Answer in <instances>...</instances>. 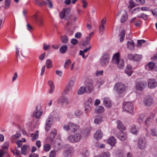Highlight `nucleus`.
<instances>
[{"instance_id":"nucleus-45","label":"nucleus","mask_w":157,"mask_h":157,"mask_svg":"<svg viewBox=\"0 0 157 157\" xmlns=\"http://www.w3.org/2000/svg\"><path fill=\"white\" fill-rule=\"evenodd\" d=\"M124 71L125 73L128 76H130L132 73V70L125 69Z\"/></svg>"},{"instance_id":"nucleus-51","label":"nucleus","mask_w":157,"mask_h":157,"mask_svg":"<svg viewBox=\"0 0 157 157\" xmlns=\"http://www.w3.org/2000/svg\"><path fill=\"white\" fill-rule=\"evenodd\" d=\"M54 138H55L50 136L47 138V140L49 143L51 144H52L54 140Z\"/></svg>"},{"instance_id":"nucleus-49","label":"nucleus","mask_w":157,"mask_h":157,"mask_svg":"<svg viewBox=\"0 0 157 157\" xmlns=\"http://www.w3.org/2000/svg\"><path fill=\"white\" fill-rule=\"evenodd\" d=\"M15 150L16 151L15 153L14 154V155H17L19 157L21 156V155L20 153V151L18 150V148L16 147L15 148Z\"/></svg>"},{"instance_id":"nucleus-40","label":"nucleus","mask_w":157,"mask_h":157,"mask_svg":"<svg viewBox=\"0 0 157 157\" xmlns=\"http://www.w3.org/2000/svg\"><path fill=\"white\" fill-rule=\"evenodd\" d=\"M21 153L24 155L26 154V150L27 149V147L26 145H24L21 147Z\"/></svg>"},{"instance_id":"nucleus-9","label":"nucleus","mask_w":157,"mask_h":157,"mask_svg":"<svg viewBox=\"0 0 157 157\" xmlns=\"http://www.w3.org/2000/svg\"><path fill=\"white\" fill-rule=\"evenodd\" d=\"M137 146L140 149H144L146 147V139L144 137H140L138 140Z\"/></svg>"},{"instance_id":"nucleus-54","label":"nucleus","mask_w":157,"mask_h":157,"mask_svg":"<svg viewBox=\"0 0 157 157\" xmlns=\"http://www.w3.org/2000/svg\"><path fill=\"white\" fill-rule=\"evenodd\" d=\"M56 130L55 129L53 131H52L51 134L50 136L52 137L53 138H55L56 135Z\"/></svg>"},{"instance_id":"nucleus-1","label":"nucleus","mask_w":157,"mask_h":157,"mask_svg":"<svg viewBox=\"0 0 157 157\" xmlns=\"http://www.w3.org/2000/svg\"><path fill=\"white\" fill-rule=\"evenodd\" d=\"M119 53H117L114 54L112 61L113 63L117 64L118 67L120 69H123L124 67V61L123 59H119Z\"/></svg>"},{"instance_id":"nucleus-43","label":"nucleus","mask_w":157,"mask_h":157,"mask_svg":"<svg viewBox=\"0 0 157 157\" xmlns=\"http://www.w3.org/2000/svg\"><path fill=\"white\" fill-rule=\"evenodd\" d=\"M155 66V63L153 62H150L148 64V67L149 68L148 70H151Z\"/></svg>"},{"instance_id":"nucleus-62","label":"nucleus","mask_w":157,"mask_h":157,"mask_svg":"<svg viewBox=\"0 0 157 157\" xmlns=\"http://www.w3.org/2000/svg\"><path fill=\"white\" fill-rule=\"evenodd\" d=\"M50 47V45H47L46 43H44L43 44V48L45 50H48Z\"/></svg>"},{"instance_id":"nucleus-34","label":"nucleus","mask_w":157,"mask_h":157,"mask_svg":"<svg viewBox=\"0 0 157 157\" xmlns=\"http://www.w3.org/2000/svg\"><path fill=\"white\" fill-rule=\"evenodd\" d=\"M36 4L39 6H41L43 5H47V3L44 1H43L42 2H40L38 0H34Z\"/></svg>"},{"instance_id":"nucleus-55","label":"nucleus","mask_w":157,"mask_h":157,"mask_svg":"<svg viewBox=\"0 0 157 157\" xmlns=\"http://www.w3.org/2000/svg\"><path fill=\"white\" fill-rule=\"evenodd\" d=\"M138 17L142 18L144 20H146L147 18V15L146 14L142 13L140 16H138Z\"/></svg>"},{"instance_id":"nucleus-39","label":"nucleus","mask_w":157,"mask_h":157,"mask_svg":"<svg viewBox=\"0 0 157 157\" xmlns=\"http://www.w3.org/2000/svg\"><path fill=\"white\" fill-rule=\"evenodd\" d=\"M21 135L20 132L18 131L16 134L14 135H12L11 136V139L13 140H15L19 138Z\"/></svg>"},{"instance_id":"nucleus-4","label":"nucleus","mask_w":157,"mask_h":157,"mask_svg":"<svg viewBox=\"0 0 157 157\" xmlns=\"http://www.w3.org/2000/svg\"><path fill=\"white\" fill-rule=\"evenodd\" d=\"M84 108L86 113L88 114L92 108V99L89 98L84 103Z\"/></svg>"},{"instance_id":"nucleus-13","label":"nucleus","mask_w":157,"mask_h":157,"mask_svg":"<svg viewBox=\"0 0 157 157\" xmlns=\"http://www.w3.org/2000/svg\"><path fill=\"white\" fill-rule=\"evenodd\" d=\"M74 152V150L73 147H70L67 148L63 152V154L65 157L72 155Z\"/></svg>"},{"instance_id":"nucleus-30","label":"nucleus","mask_w":157,"mask_h":157,"mask_svg":"<svg viewBox=\"0 0 157 157\" xmlns=\"http://www.w3.org/2000/svg\"><path fill=\"white\" fill-rule=\"evenodd\" d=\"M31 136L32 137V141H35L37 139L38 137V130L36 131L35 133H32L31 135Z\"/></svg>"},{"instance_id":"nucleus-57","label":"nucleus","mask_w":157,"mask_h":157,"mask_svg":"<svg viewBox=\"0 0 157 157\" xmlns=\"http://www.w3.org/2000/svg\"><path fill=\"white\" fill-rule=\"evenodd\" d=\"M82 36V34L81 33L78 32L76 33L75 35V37L76 38H79L81 37Z\"/></svg>"},{"instance_id":"nucleus-23","label":"nucleus","mask_w":157,"mask_h":157,"mask_svg":"<svg viewBox=\"0 0 157 157\" xmlns=\"http://www.w3.org/2000/svg\"><path fill=\"white\" fill-rule=\"evenodd\" d=\"M117 137L121 140H124L126 137V135L123 132L120 131L117 135Z\"/></svg>"},{"instance_id":"nucleus-44","label":"nucleus","mask_w":157,"mask_h":157,"mask_svg":"<svg viewBox=\"0 0 157 157\" xmlns=\"http://www.w3.org/2000/svg\"><path fill=\"white\" fill-rule=\"evenodd\" d=\"M76 80V78L75 77H73L71 78L68 83V84H71L72 85V86H73L74 85V83L75 82Z\"/></svg>"},{"instance_id":"nucleus-56","label":"nucleus","mask_w":157,"mask_h":157,"mask_svg":"<svg viewBox=\"0 0 157 157\" xmlns=\"http://www.w3.org/2000/svg\"><path fill=\"white\" fill-rule=\"evenodd\" d=\"M66 10H63L62 12H61L60 13V17L61 19L63 18L65 16V13Z\"/></svg>"},{"instance_id":"nucleus-21","label":"nucleus","mask_w":157,"mask_h":157,"mask_svg":"<svg viewBox=\"0 0 157 157\" xmlns=\"http://www.w3.org/2000/svg\"><path fill=\"white\" fill-rule=\"evenodd\" d=\"M72 85L71 84H67L65 89L62 92L63 95H66L72 89Z\"/></svg>"},{"instance_id":"nucleus-61","label":"nucleus","mask_w":157,"mask_h":157,"mask_svg":"<svg viewBox=\"0 0 157 157\" xmlns=\"http://www.w3.org/2000/svg\"><path fill=\"white\" fill-rule=\"evenodd\" d=\"M78 42V40L75 38H73L71 40V43L74 45L76 44Z\"/></svg>"},{"instance_id":"nucleus-10","label":"nucleus","mask_w":157,"mask_h":157,"mask_svg":"<svg viewBox=\"0 0 157 157\" xmlns=\"http://www.w3.org/2000/svg\"><path fill=\"white\" fill-rule=\"evenodd\" d=\"M121 14L122 15L121 19V22L122 23H124L127 21L128 18L127 13L125 10H122L118 12L117 13L116 16H118Z\"/></svg>"},{"instance_id":"nucleus-64","label":"nucleus","mask_w":157,"mask_h":157,"mask_svg":"<svg viewBox=\"0 0 157 157\" xmlns=\"http://www.w3.org/2000/svg\"><path fill=\"white\" fill-rule=\"evenodd\" d=\"M152 14L154 16L157 17V8L152 11Z\"/></svg>"},{"instance_id":"nucleus-6","label":"nucleus","mask_w":157,"mask_h":157,"mask_svg":"<svg viewBox=\"0 0 157 157\" xmlns=\"http://www.w3.org/2000/svg\"><path fill=\"white\" fill-rule=\"evenodd\" d=\"M82 137L79 133H76L74 135H70L68 138L69 142L76 143L79 141Z\"/></svg>"},{"instance_id":"nucleus-25","label":"nucleus","mask_w":157,"mask_h":157,"mask_svg":"<svg viewBox=\"0 0 157 157\" xmlns=\"http://www.w3.org/2000/svg\"><path fill=\"white\" fill-rule=\"evenodd\" d=\"M104 109L102 106H98L96 107L95 111L96 113L97 114L101 113L104 112Z\"/></svg>"},{"instance_id":"nucleus-31","label":"nucleus","mask_w":157,"mask_h":157,"mask_svg":"<svg viewBox=\"0 0 157 157\" xmlns=\"http://www.w3.org/2000/svg\"><path fill=\"white\" fill-rule=\"evenodd\" d=\"M127 46L130 50L134 49V44L133 41L131 40V41H128Z\"/></svg>"},{"instance_id":"nucleus-52","label":"nucleus","mask_w":157,"mask_h":157,"mask_svg":"<svg viewBox=\"0 0 157 157\" xmlns=\"http://www.w3.org/2000/svg\"><path fill=\"white\" fill-rule=\"evenodd\" d=\"M54 149L55 150L54 151H59L60 149V147L59 146V145L58 144L57 145H55L54 147Z\"/></svg>"},{"instance_id":"nucleus-36","label":"nucleus","mask_w":157,"mask_h":157,"mask_svg":"<svg viewBox=\"0 0 157 157\" xmlns=\"http://www.w3.org/2000/svg\"><path fill=\"white\" fill-rule=\"evenodd\" d=\"M71 64V61L70 59H67L64 63V67L65 69H68L69 68L70 65Z\"/></svg>"},{"instance_id":"nucleus-26","label":"nucleus","mask_w":157,"mask_h":157,"mask_svg":"<svg viewBox=\"0 0 157 157\" xmlns=\"http://www.w3.org/2000/svg\"><path fill=\"white\" fill-rule=\"evenodd\" d=\"M117 127L120 130H123L125 129L124 126L123 125L121 121L120 120L117 121Z\"/></svg>"},{"instance_id":"nucleus-8","label":"nucleus","mask_w":157,"mask_h":157,"mask_svg":"<svg viewBox=\"0 0 157 157\" xmlns=\"http://www.w3.org/2000/svg\"><path fill=\"white\" fill-rule=\"evenodd\" d=\"M109 56L107 53H104L100 60V64L101 66L105 67L107 66L109 63Z\"/></svg>"},{"instance_id":"nucleus-59","label":"nucleus","mask_w":157,"mask_h":157,"mask_svg":"<svg viewBox=\"0 0 157 157\" xmlns=\"http://www.w3.org/2000/svg\"><path fill=\"white\" fill-rule=\"evenodd\" d=\"M79 55H80L82 56L83 58H86L88 56V55H87L86 56H85L84 53L83 51L82 50H81L80 51Z\"/></svg>"},{"instance_id":"nucleus-47","label":"nucleus","mask_w":157,"mask_h":157,"mask_svg":"<svg viewBox=\"0 0 157 157\" xmlns=\"http://www.w3.org/2000/svg\"><path fill=\"white\" fill-rule=\"evenodd\" d=\"M145 118V116L144 115H141L138 118V122L140 123L142 122L144 119Z\"/></svg>"},{"instance_id":"nucleus-35","label":"nucleus","mask_w":157,"mask_h":157,"mask_svg":"<svg viewBox=\"0 0 157 157\" xmlns=\"http://www.w3.org/2000/svg\"><path fill=\"white\" fill-rule=\"evenodd\" d=\"M61 40L63 43L66 44L68 41V37L66 35L63 36L61 37Z\"/></svg>"},{"instance_id":"nucleus-46","label":"nucleus","mask_w":157,"mask_h":157,"mask_svg":"<svg viewBox=\"0 0 157 157\" xmlns=\"http://www.w3.org/2000/svg\"><path fill=\"white\" fill-rule=\"evenodd\" d=\"M75 114L77 116L80 117L82 115V113L81 111L78 110L75 111Z\"/></svg>"},{"instance_id":"nucleus-11","label":"nucleus","mask_w":157,"mask_h":157,"mask_svg":"<svg viewBox=\"0 0 157 157\" xmlns=\"http://www.w3.org/2000/svg\"><path fill=\"white\" fill-rule=\"evenodd\" d=\"M143 103L145 106H150L152 105L153 103V99L151 96L146 97L143 101Z\"/></svg>"},{"instance_id":"nucleus-12","label":"nucleus","mask_w":157,"mask_h":157,"mask_svg":"<svg viewBox=\"0 0 157 157\" xmlns=\"http://www.w3.org/2000/svg\"><path fill=\"white\" fill-rule=\"evenodd\" d=\"M53 118L52 116H50L47 119L45 124V130L47 132H48L49 130L51 127Z\"/></svg>"},{"instance_id":"nucleus-14","label":"nucleus","mask_w":157,"mask_h":157,"mask_svg":"<svg viewBox=\"0 0 157 157\" xmlns=\"http://www.w3.org/2000/svg\"><path fill=\"white\" fill-rule=\"evenodd\" d=\"M147 83L143 82H138L136 85V87L137 90H141L146 86Z\"/></svg>"},{"instance_id":"nucleus-19","label":"nucleus","mask_w":157,"mask_h":157,"mask_svg":"<svg viewBox=\"0 0 157 157\" xmlns=\"http://www.w3.org/2000/svg\"><path fill=\"white\" fill-rule=\"evenodd\" d=\"M42 112L38 109V106L36 107V109L34 112L32 116L33 117H36V118H40L42 115Z\"/></svg>"},{"instance_id":"nucleus-32","label":"nucleus","mask_w":157,"mask_h":157,"mask_svg":"<svg viewBox=\"0 0 157 157\" xmlns=\"http://www.w3.org/2000/svg\"><path fill=\"white\" fill-rule=\"evenodd\" d=\"M85 92H86L85 87L81 86L78 90L77 94H82Z\"/></svg>"},{"instance_id":"nucleus-38","label":"nucleus","mask_w":157,"mask_h":157,"mask_svg":"<svg viewBox=\"0 0 157 157\" xmlns=\"http://www.w3.org/2000/svg\"><path fill=\"white\" fill-rule=\"evenodd\" d=\"M51 149V146L49 144H46L43 146L44 150L45 151H49Z\"/></svg>"},{"instance_id":"nucleus-2","label":"nucleus","mask_w":157,"mask_h":157,"mask_svg":"<svg viewBox=\"0 0 157 157\" xmlns=\"http://www.w3.org/2000/svg\"><path fill=\"white\" fill-rule=\"evenodd\" d=\"M63 128L64 130L67 131L69 130L72 132H75L79 130V127L78 125L71 122L69 123L67 125H64Z\"/></svg>"},{"instance_id":"nucleus-16","label":"nucleus","mask_w":157,"mask_h":157,"mask_svg":"<svg viewBox=\"0 0 157 157\" xmlns=\"http://www.w3.org/2000/svg\"><path fill=\"white\" fill-rule=\"evenodd\" d=\"M104 105L108 108H110L112 105L111 101L108 98H105L103 99Z\"/></svg>"},{"instance_id":"nucleus-37","label":"nucleus","mask_w":157,"mask_h":157,"mask_svg":"<svg viewBox=\"0 0 157 157\" xmlns=\"http://www.w3.org/2000/svg\"><path fill=\"white\" fill-rule=\"evenodd\" d=\"M131 132L133 134H136L138 132V129L136 128V126L133 125L132 126L131 129Z\"/></svg>"},{"instance_id":"nucleus-20","label":"nucleus","mask_w":157,"mask_h":157,"mask_svg":"<svg viewBox=\"0 0 157 157\" xmlns=\"http://www.w3.org/2000/svg\"><path fill=\"white\" fill-rule=\"evenodd\" d=\"M103 133L101 131L98 130L96 131L94 134V138L97 140H99L101 139L103 136Z\"/></svg>"},{"instance_id":"nucleus-53","label":"nucleus","mask_w":157,"mask_h":157,"mask_svg":"<svg viewBox=\"0 0 157 157\" xmlns=\"http://www.w3.org/2000/svg\"><path fill=\"white\" fill-rule=\"evenodd\" d=\"M46 2L47 3V5H48V6L50 8H52V3L51 0H46Z\"/></svg>"},{"instance_id":"nucleus-27","label":"nucleus","mask_w":157,"mask_h":157,"mask_svg":"<svg viewBox=\"0 0 157 157\" xmlns=\"http://www.w3.org/2000/svg\"><path fill=\"white\" fill-rule=\"evenodd\" d=\"M102 117L100 115H97L94 120V123L97 124L100 123L102 121Z\"/></svg>"},{"instance_id":"nucleus-3","label":"nucleus","mask_w":157,"mask_h":157,"mask_svg":"<svg viewBox=\"0 0 157 157\" xmlns=\"http://www.w3.org/2000/svg\"><path fill=\"white\" fill-rule=\"evenodd\" d=\"M125 87L124 85L121 82H118L115 84L114 89L118 94H122L124 92Z\"/></svg>"},{"instance_id":"nucleus-42","label":"nucleus","mask_w":157,"mask_h":157,"mask_svg":"<svg viewBox=\"0 0 157 157\" xmlns=\"http://www.w3.org/2000/svg\"><path fill=\"white\" fill-rule=\"evenodd\" d=\"M102 157H110V153L108 152H104L101 155Z\"/></svg>"},{"instance_id":"nucleus-5","label":"nucleus","mask_w":157,"mask_h":157,"mask_svg":"<svg viewBox=\"0 0 157 157\" xmlns=\"http://www.w3.org/2000/svg\"><path fill=\"white\" fill-rule=\"evenodd\" d=\"M98 83V80H97L90 81L86 85L85 87L86 92L89 94L91 93L92 92L94 87L97 86Z\"/></svg>"},{"instance_id":"nucleus-15","label":"nucleus","mask_w":157,"mask_h":157,"mask_svg":"<svg viewBox=\"0 0 157 157\" xmlns=\"http://www.w3.org/2000/svg\"><path fill=\"white\" fill-rule=\"evenodd\" d=\"M58 102L59 103H61L63 105H67L68 103L69 100L67 98L62 96L59 98Z\"/></svg>"},{"instance_id":"nucleus-18","label":"nucleus","mask_w":157,"mask_h":157,"mask_svg":"<svg viewBox=\"0 0 157 157\" xmlns=\"http://www.w3.org/2000/svg\"><path fill=\"white\" fill-rule=\"evenodd\" d=\"M148 86L151 88H155L157 86V82L155 79H150L148 82Z\"/></svg>"},{"instance_id":"nucleus-28","label":"nucleus","mask_w":157,"mask_h":157,"mask_svg":"<svg viewBox=\"0 0 157 157\" xmlns=\"http://www.w3.org/2000/svg\"><path fill=\"white\" fill-rule=\"evenodd\" d=\"M46 65L47 68L49 69L52 67V62L51 60L48 59L46 60Z\"/></svg>"},{"instance_id":"nucleus-7","label":"nucleus","mask_w":157,"mask_h":157,"mask_svg":"<svg viewBox=\"0 0 157 157\" xmlns=\"http://www.w3.org/2000/svg\"><path fill=\"white\" fill-rule=\"evenodd\" d=\"M123 110L131 113L133 109V105L130 102H124L123 104Z\"/></svg>"},{"instance_id":"nucleus-60","label":"nucleus","mask_w":157,"mask_h":157,"mask_svg":"<svg viewBox=\"0 0 157 157\" xmlns=\"http://www.w3.org/2000/svg\"><path fill=\"white\" fill-rule=\"evenodd\" d=\"M79 55H80L82 56L83 58H86L88 56V55H87L86 56H85L84 53L83 51L82 50H81L80 51Z\"/></svg>"},{"instance_id":"nucleus-41","label":"nucleus","mask_w":157,"mask_h":157,"mask_svg":"<svg viewBox=\"0 0 157 157\" xmlns=\"http://www.w3.org/2000/svg\"><path fill=\"white\" fill-rule=\"evenodd\" d=\"M142 57V56L140 55H134V60L136 61H139Z\"/></svg>"},{"instance_id":"nucleus-24","label":"nucleus","mask_w":157,"mask_h":157,"mask_svg":"<svg viewBox=\"0 0 157 157\" xmlns=\"http://www.w3.org/2000/svg\"><path fill=\"white\" fill-rule=\"evenodd\" d=\"M107 142L110 145L113 146L116 143V140L114 137L112 136L108 140Z\"/></svg>"},{"instance_id":"nucleus-63","label":"nucleus","mask_w":157,"mask_h":157,"mask_svg":"<svg viewBox=\"0 0 157 157\" xmlns=\"http://www.w3.org/2000/svg\"><path fill=\"white\" fill-rule=\"evenodd\" d=\"M103 71H97L96 73V75L97 76H98L100 75H102L103 73Z\"/></svg>"},{"instance_id":"nucleus-58","label":"nucleus","mask_w":157,"mask_h":157,"mask_svg":"<svg viewBox=\"0 0 157 157\" xmlns=\"http://www.w3.org/2000/svg\"><path fill=\"white\" fill-rule=\"evenodd\" d=\"M10 3V1H7L6 0H5V6L4 7L5 9H6L8 8Z\"/></svg>"},{"instance_id":"nucleus-33","label":"nucleus","mask_w":157,"mask_h":157,"mask_svg":"<svg viewBox=\"0 0 157 157\" xmlns=\"http://www.w3.org/2000/svg\"><path fill=\"white\" fill-rule=\"evenodd\" d=\"M125 34V32L124 30L121 31L120 34H119V36H120V41L121 42H122L123 41L124 37Z\"/></svg>"},{"instance_id":"nucleus-50","label":"nucleus","mask_w":157,"mask_h":157,"mask_svg":"<svg viewBox=\"0 0 157 157\" xmlns=\"http://www.w3.org/2000/svg\"><path fill=\"white\" fill-rule=\"evenodd\" d=\"M151 134L153 136H157V132L156 130L155 129H151Z\"/></svg>"},{"instance_id":"nucleus-29","label":"nucleus","mask_w":157,"mask_h":157,"mask_svg":"<svg viewBox=\"0 0 157 157\" xmlns=\"http://www.w3.org/2000/svg\"><path fill=\"white\" fill-rule=\"evenodd\" d=\"M67 47L66 45L61 46L59 48V52L62 54L64 53L67 50Z\"/></svg>"},{"instance_id":"nucleus-48","label":"nucleus","mask_w":157,"mask_h":157,"mask_svg":"<svg viewBox=\"0 0 157 157\" xmlns=\"http://www.w3.org/2000/svg\"><path fill=\"white\" fill-rule=\"evenodd\" d=\"M56 154L55 151L52 150L49 153V157H56Z\"/></svg>"},{"instance_id":"nucleus-22","label":"nucleus","mask_w":157,"mask_h":157,"mask_svg":"<svg viewBox=\"0 0 157 157\" xmlns=\"http://www.w3.org/2000/svg\"><path fill=\"white\" fill-rule=\"evenodd\" d=\"M48 84L50 86V90L49 92L50 94H52L54 91L55 86L53 82L51 80H49L48 82Z\"/></svg>"},{"instance_id":"nucleus-17","label":"nucleus","mask_w":157,"mask_h":157,"mask_svg":"<svg viewBox=\"0 0 157 157\" xmlns=\"http://www.w3.org/2000/svg\"><path fill=\"white\" fill-rule=\"evenodd\" d=\"M34 18L35 19L36 23L38 24V25L41 26L43 25V21L42 18L40 17H37L36 15H34Z\"/></svg>"}]
</instances>
